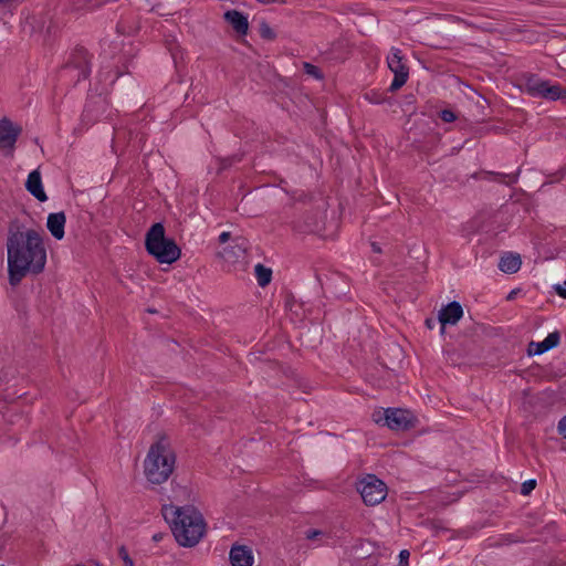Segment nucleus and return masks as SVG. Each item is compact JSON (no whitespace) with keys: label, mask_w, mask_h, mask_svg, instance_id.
I'll list each match as a JSON object with an SVG mask.
<instances>
[{"label":"nucleus","mask_w":566,"mask_h":566,"mask_svg":"<svg viewBox=\"0 0 566 566\" xmlns=\"http://www.w3.org/2000/svg\"><path fill=\"white\" fill-rule=\"evenodd\" d=\"M9 283L18 285L28 274L42 273L46 264V249L41 234L33 230H9L7 239Z\"/></svg>","instance_id":"obj_1"},{"label":"nucleus","mask_w":566,"mask_h":566,"mask_svg":"<svg viewBox=\"0 0 566 566\" xmlns=\"http://www.w3.org/2000/svg\"><path fill=\"white\" fill-rule=\"evenodd\" d=\"M164 516L171 523L172 535L180 546L193 547L206 533L205 518L192 505H171L165 509Z\"/></svg>","instance_id":"obj_2"},{"label":"nucleus","mask_w":566,"mask_h":566,"mask_svg":"<svg viewBox=\"0 0 566 566\" xmlns=\"http://www.w3.org/2000/svg\"><path fill=\"white\" fill-rule=\"evenodd\" d=\"M176 457L165 438L153 443L144 461V472L148 482L161 484L168 480L175 468Z\"/></svg>","instance_id":"obj_3"},{"label":"nucleus","mask_w":566,"mask_h":566,"mask_svg":"<svg viewBox=\"0 0 566 566\" xmlns=\"http://www.w3.org/2000/svg\"><path fill=\"white\" fill-rule=\"evenodd\" d=\"M145 248L148 254L154 256L161 264H171L181 255V250L174 239L166 237L165 228L161 222L153 224L147 231Z\"/></svg>","instance_id":"obj_4"},{"label":"nucleus","mask_w":566,"mask_h":566,"mask_svg":"<svg viewBox=\"0 0 566 566\" xmlns=\"http://www.w3.org/2000/svg\"><path fill=\"white\" fill-rule=\"evenodd\" d=\"M294 219L291 221L293 229L300 233H315L322 237L331 235L337 228L339 222V216L332 214L331 227L326 226L327 214H294Z\"/></svg>","instance_id":"obj_5"},{"label":"nucleus","mask_w":566,"mask_h":566,"mask_svg":"<svg viewBox=\"0 0 566 566\" xmlns=\"http://www.w3.org/2000/svg\"><path fill=\"white\" fill-rule=\"evenodd\" d=\"M373 419L376 423L388 427L394 431H406L415 426L413 415L402 408H387L384 411L374 412Z\"/></svg>","instance_id":"obj_6"},{"label":"nucleus","mask_w":566,"mask_h":566,"mask_svg":"<svg viewBox=\"0 0 566 566\" xmlns=\"http://www.w3.org/2000/svg\"><path fill=\"white\" fill-rule=\"evenodd\" d=\"M364 503L369 506L381 503L387 496V485L375 474H367L357 483Z\"/></svg>","instance_id":"obj_7"},{"label":"nucleus","mask_w":566,"mask_h":566,"mask_svg":"<svg viewBox=\"0 0 566 566\" xmlns=\"http://www.w3.org/2000/svg\"><path fill=\"white\" fill-rule=\"evenodd\" d=\"M387 63L388 67L394 73V80L389 86V91L396 92L406 84L409 77V69L403 62L401 50L392 48L390 55L387 57Z\"/></svg>","instance_id":"obj_8"},{"label":"nucleus","mask_w":566,"mask_h":566,"mask_svg":"<svg viewBox=\"0 0 566 566\" xmlns=\"http://www.w3.org/2000/svg\"><path fill=\"white\" fill-rule=\"evenodd\" d=\"M91 54L83 46H76L66 64L63 66V71L75 70L78 72L76 82L81 80H87L91 75Z\"/></svg>","instance_id":"obj_9"},{"label":"nucleus","mask_w":566,"mask_h":566,"mask_svg":"<svg viewBox=\"0 0 566 566\" xmlns=\"http://www.w3.org/2000/svg\"><path fill=\"white\" fill-rule=\"evenodd\" d=\"M22 128L19 125H15L8 117H3L0 119V149L9 150V154L12 155V151L15 147V143L21 135Z\"/></svg>","instance_id":"obj_10"},{"label":"nucleus","mask_w":566,"mask_h":566,"mask_svg":"<svg viewBox=\"0 0 566 566\" xmlns=\"http://www.w3.org/2000/svg\"><path fill=\"white\" fill-rule=\"evenodd\" d=\"M249 248L250 243L245 238L235 235L231 244L219 252V256L228 263H237L245 256Z\"/></svg>","instance_id":"obj_11"},{"label":"nucleus","mask_w":566,"mask_h":566,"mask_svg":"<svg viewBox=\"0 0 566 566\" xmlns=\"http://www.w3.org/2000/svg\"><path fill=\"white\" fill-rule=\"evenodd\" d=\"M463 316V308L457 301H452L439 311L438 319L441 325L440 332L444 333L447 325H455Z\"/></svg>","instance_id":"obj_12"},{"label":"nucleus","mask_w":566,"mask_h":566,"mask_svg":"<svg viewBox=\"0 0 566 566\" xmlns=\"http://www.w3.org/2000/svg\"><path fill=\"white\" fill-rule=\"evenodd\" d=\"M107 102L101 95L92 96L87 99L83 111V118L87 122L98 120L106 112Z\"/></svg>","instance_id":"obj_13"},{"label":"nucleus","mask_w":566,"mask_h":566,"mask_svg":"<svg viewBox=\"0 0 566 566\" xmlns=\"http://www.w3.org/2000/svg\"><path fill=\"white\" fill-rule=\"evenodd\" d=\"M560 340L559 332L555 331L549 333L542 342H531L528 344L527 354L530 356L542 355L552 348H555Z\"/></svg>","instance_id":"obj_14"},{"label":"nucleus","mask_w":566,"mask_h":566,"mask_svg":"<svg viewBox=\"0 0 566 566\" xmlns=\"http://www.w3.org/2000/svg\"><path fill=\"white\" fill-rule=\"evenodd\" d=\"M223 19L239 35H247L249 31L248 17L238 10H228L223 14Z\"/></svg>","instance_id":"obj_15"},{"label":"nucleus","mask_w":566,"mask_h":566,"mask_svg":"<svg viewBox=\"0 0 566 566\" xmlns=\"http://www.w3.org/2000/svg\"><path fill=\"white\" fill-rule=\"evenodd\" d=\"M229 558L232 566H252L253 556L249 547L234 545L230 549Z\"/></svg>","instance_id":"obj_16"},{"label":"nucleus","mask_w":566,"mask_h":566,"mask_svg":"<svg viewBox=\"0 0 566 566\" xmlns=\"http://www.w3.org/2000/svg\"><path fill=\"white\" fill-rule=\"evenodd\" d=\"M25 188L39 201H45L48 199L39 170H33L29 174L25 181Z\"/></svg>","instance_id":"obj_17"},{"label":"nucleus","mask_w":566,"mask_h":566,"mask_svg":"<svg viewBox=\"0 0 566 566\" xmlns=\"http://www.w3.org/2000/svg\"><path fill=\"white\" fill-rule=\"evenodd\" d=\"M522 265L521 255L518 253L514 252H505L499 261V269L500 271L507 273V274H514L516 273Z\"/></svg>","instance_id":"obj_18"},{"label":"nucleus","mask_w":566,"mask_h":566,"mask_svg":"<svg viewBox=\"0 0 566 566\" xmlns=\"http://www.w3.org/2000/svg\"><path fill=\"white\" fill-rule=\"evenodd\" d=\"M546 80H542L536 74H527L525 75V81L523 84L524 91L532 97H539L541 92L546 85Z\"/></svg>","instance_id":"obj_19"},{"label":"nucleus","mask_w":566,"mask_h":566,"mask_svg":"<svg viewBox=\"0 0 566 566\" xmlns=\"http://www.w3.org/2000/svg\"><path fill=\"white\" fill-rule=\"evenodd\" d=\"M46 227L56 240L64 238L65 214H48Z\"/></svg>","instance_id":"obj_20"},{"label":"nucleus","mask_w":566,"mask_h":566,"mask_svg":"<svg viewBox=\"0 0 566 566\" xmlns=\"http://www.w3.org/2000/svg\"><path fill=\"white\" fill-rule=\"evenodd\" d=\"M539 97L548 101L566 99V88L559 84L552 85L551 82L547 81Z\"/></svg>","instance_id":"obj_21"},{"label":"nucleus","mask_w":566,"mask_h":566,"mask_svg":"<svg viewBox=\"0 0 566 566\" xmlns=\"http://www.w3.org/2000/svg\"><path fill=\"white\" fill-rule=\"evenodd\" d=\"M518 172H520V170H517L514 174L482 171V172H480V176L482 179L494 180V181L511 186L517 181Z\"/></svg>","instance_id":"obj_22"},{"label":"nucleus","mask_w":566,"mask_h":566,"mask_svg":"<svg viewBox=\"0 0 566 566\" xmlns=\"http://www.w3.org/2000/svg\"><path fill=\"white\" fill-rule=\"evenodd\" d=\"M254 274H255L258 284L261 287L269 285L272 280V270L270 268H266L262 263H258L254 266Z\"/></svg>","instance_id":"obj_23"},{"label":"nucleus","mask_w":566,"mask_h":566,"mask_svg":"<svg viewBox=\"0 0 566 566\" xmlns=\"http://www.w3.org/2000/svg\"><path fill=\"white\" fill-rule=\"evenodd\" d=\"M506 211L511 212H520L521 209L524 210V212H530L533 209L532 200L523 195V200L520 201H513L511 205H506Z\"/></svg>","instance_id":"obj_24"},{"label":"nucleus","mask_w":566,"mask_h":566,"mask_svg":"<svg viewBox=\"0 0 566 566\" xmlns=\"http://www.w3.org/2000/svg\"><path fill=\"white\" fill-rule=\"evenodd\" d=\"M259 34L263 40L266 41H273L276 39L275 31L270 27V24L265 20H262L259 23Z\"/></svg>","instance_id":"obj_25"},{"label":"nucleus","mask_w":566,"mask_h":566,"mask_svg":"<svg viewBox=\"0 0 566 566\" xmlns=\"http://www.w3.org/2000/svg\"><path fill=\"white\" fill-rule=\"evenodd\" d=\"M365 98L370 102L371 104H382L387 101V97L385 94L379 93L377 91L370 90L365 93Z\"/></svg>","instance_id":"obj_26"},{"label":"nucleus","mask_w":566,"mask_h":566,"mask_svg":"<svg viewBox=\"0 0 566 566\" xmlns=\"http://www.w3.org/2000/svg\"><path fill=\"white\" fill-rule=\"evenodd\" d=\"M303 69L307 75H311L317 80L323 78V73L321 72V70L317 66H315L308 62H304Z\"/></svg>","instance_id":"obj_27"},{"label":"nucleus","mask_w":566,"mask_h":566,"mask_svg":"<svg viewBox=\"0 0 566 566\" xmlns=\"http://www.w3.org/2000/svg\"><path fill=\"white\" fill-rule=\"evenodd\" d=\"M118 557L123 560L125 566H135L133 558L129 556L128 551L124 545L118 547Z\"/></svg>","instance_id":"obj_28"},{"label":"nucleus","mask_w":566,"mask_h":566,"mask_svg":"<svg viewBox=\"0 0 566 566\" xmlns=\"http://www.w3.org/2000/svg\"><path fill=\"white\" fill-rule=\"evenodd\" d=\"M242 157L240 155H233L227 158L221 159L220 169H227L231 167L233 164L241 161Z\"/></svg>","instance_id":"obj_29"},{"label":"nucleus","mask_w":566,"mask_h":566,"mask_svg":"<svg viewBox=\"0 0 566 566\" xmlns=\"http://www.w3.org/2000/svg\"><path fill=\"white\" fill-rule=\"evenodd\" d=\"M439 117L444 123H452V122H454L458 118L457 114L452 109H449V108L442 109L439 113Z\"/></svg>","instance_id":"obj_30"},{"label":"nucleus","mask_w":566,"mask_h":566,"mask_svg":"<svg viewBox=\"0 0 566 566\" xmlns=\"http://www.w3.org/2000/svg\"><path fill=\"white\" fill-rule=\"evenodd\" d=\"M535 486H536V480H534V479L527 480L522 484L521 493L523 495H528L535 489Z\"/></svg>","instance_id":"obj_31"},{"label":"nucleus","mask_w":566,"mask_h":566,"mask_svg":"<svg viewBox=\"0 0 566 566\" xmlns=\"http://www.w3.org/2000/svg\"><path fill=\"white\" fill-rule=\"evenodd\" d=\"M409 556L410 553L408 549L400 551L398 566H409Z\"/></svg>","instance_id":"obj_32"},{"label":"nucleus","mask_w":566,"mask_h":566,"mask_svg":"<svg viewBox=\"0 0 566 566\" xmlns=\"http://www.w3.org/2000/svg\"><path fill=\"white\" fill-rule=\"evenodd\" d=\"M553 289L560 297L566 298V281L564 282V285L555 284Z\"/></svg>","instance_id":"obj_33"},{"label":"nucleus","mask_w":566,"mask_h":566,"mask_svg":"<svg viewBox=\"0 0 566 566\" xmlns=\"http://www.w3.org/2000/svg\"><path fill=\"white\" fill-rule=\"evenodd\" d=\"M558 432L566 438V416H564L558 422Z\"/></svg>","instance_id":"obj_34"},{"label":"nucleus","mask_w":566,"mask_h":566,"mask_svg":"<svg viewBox=\"0 0 566 566\" xmlns=\"http://www.w3.org/2000/svg\"><path fill=\"white\" fill-rule=\"evenodd\" d=\"M323 535V532L322 531H318V530H308L306 532V538L307 539H314L318 536H322Z\"/></svg>","instance_id":"obj_35"},{"label":"nucleus","mask_w":566,"mask_h":566,"mask_svg":"<svg viewBox=\"0 0 566 566\" xmlns=\"http://www.w3.org/2000/svg\"><path fill=\"white\" fill-rule=\"evenodd\" d=\"M232 240V235H231V232L229 231H223L220 235H219V242L220 243H226L228 242L229 240Z\"/></svg>","instance_id":"obj_36"},{"label":"nucleus","mask_w":566,"mask_h":566,"mask_svg":"<svg viewBox=\"0 0 566 566\" xmlns=\"http://www.w3.org/2000/svg\"><path fill=\"white\" fill-rule=\"evenodd\" d=\"M370 247H371L373 252H375V253H381L382 252V250H381V248H380L378 242H375V241L370 242Z\"/></svg>","instance_id":"obj_37"},{"label":"nucleus","mask_w":566,"mask_h":566,"mask_svg":"<svg viewBox=\"0 0 566 566\" xmlns=\"http://www.w3.org/2000/svg\"><path fill=\"white\" fill-rule=\"evenodd\" d=\"M256 1L262 3V4L285 3V0H256Z\"/></svg>","instance_id":"obj_38"},{"label":"nucleus","mask_w":566,"mask_h":566,"mask_svg":"<svg viewBox=\"0 0 566 566\" xmlns=\"http://www.w3.org/2000/svg\"><path fill=\"white\" fill-rule=\"evenodd\" d=\"M164 536H165V535H164L163 533H155V534L153 535V541H154V542H160V541L164 538Z\"/></svg>","instance_id":"obj_39"},{"label":"nucleus","mask_w":566,"mask_h":566,"mask_svg":"<svg viewBox=\"0 0 566 566\" xmlns=\"http://www.w3.org/2000/svg\"><path fill=\"white\" fill-rule=\"evenodd\" d=\"M109 73H111V71H108V72H99L98 75H99L101 81H106L108 75H109Z\"/></svg>","instance_id":"obj_40"},{"label":"nucleus","mask_w":566,"mask_h":566,"mask_svg":"<svg viewBox=\"0 0 566 566\" xmlns=\"http://www.w3.org/2000/svg\"><path fill=\"white\" fill-rule=\"evenodd\" d=\"M122 75H123V72H120V71H118V70H116L115 78H113L111 83H112V84H114V83H115V81H116L119 76H122Z\"/></svg>","instance_id":"obj_41"},{"label":"nucleus","mask_w":566,"mask_h":566,"mask_svg":"<svg viewBox=\"0 0 566 566\" xmlns=\"http://www.w3.org/2000/svg\"><path fill=\"white\" fill-rule=\"evenodd\" d=\"M426 325L428 328H433L434 322L430 318L426 319Z\"/></svg>","instance_id":"obj_42"},{"label":"nucleus","mask_w":566,"mask_h":566,"mask_svg":"<svg viewBox=\"0 0 566 566\" xmlns=\"http://www.w3.org/2000/svg\"><path fill=\"white\" fill-rule=\"evenodd\" d=\"M134 209L136 210V212H140V209H138L137 207H134Z\"/></svg>","instance_id":"obj_43"},{"label":"nucleus","mask_w":566,"mask_h":566,"mask_svg":"<svg viewBox=\"0 0 566 566\" xmlns=\"http://www.w3.org/2000/svg\"><path fill=\"white\" fill-rule=\"evenodd\" d=\"M0 566H4V565H0Z\"/></svg>","instance_id":"obj_44"}]
</instances>
